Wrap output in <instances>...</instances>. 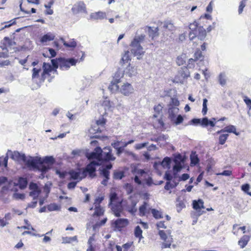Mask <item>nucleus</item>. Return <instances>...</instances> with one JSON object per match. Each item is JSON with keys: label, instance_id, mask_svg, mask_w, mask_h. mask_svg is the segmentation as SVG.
<instances>
[{"label": "nucleus", "instance_id": "obj_1", "mask_svg": "<svg viewBox=\"0 0 251 251\" xmlns=\"http://www.w3.org/2000/svg\"><path fill=\"white\" fill-rule=\"evenodd\" d=\"M13 159H21L25 162L28 167H31L41 172L42 174L46 173L50 169V166L54 163V159L52 156H46L43 158H37L36 159H28L24 154H20L18 151H14L11 156Z\"/></svg>", "mask_w": 251, "mask_h": 251}, {"label": "nucleus", "instance_id": "obj_2", "mask_svg": "<svg viewBox=\"0 0 251 251\" xmlns=\"http://www.w3.org/2000/svg\"><path fill=\"white\" fill-rule=\"evenodd\" d=\"M190 31L189 37L191 40L196 37L201 41L204 40L206 36V31L202 26H199V24L196 21L189 25Z\"/></svg>", "mask_w": 251, "mask_h": 251}, {"label": "nucleus", "instance_id": "obj_3", "mask_svg": "<svg viewBox=\"0 0 251 251\" xmlns=\"http://www.w3.org/2000/svg\"><path fill=\"white\" fill-rule=\"evenodd\" d=\"M145 38V35L141 34L135 36L130 43L131 47V51L134 55H141L143 54L144 51L141 46V43L144 41Z\"/></svg>", "mask_w": 251, "mask_h": 251}, {"label": "nucleus", "instance_id": "obj_4", "mask_svg": "<svg viewBox=\"0 0 251 251\" xmlns=\"http://www.w3.org/2000/svg\"><path fill=\"white\" fill-rule=\"evenodd\" d=\"M189 66H183L178 71L177 74L174 78V81L176 83L182 84L184 81L190 76V73L188 70Z\"/></svg>", "mask_w": 251, "mask_h": 251}, {"label": "nucleus", "instance_id": "obj_5", "mask_svg": "<svg viewBox=\"0 0 251 251\" xmlns=\"http://www.w3.org/2000/svg\"><path fill=\"white\" fill-rule=\"evenodd\" d=\"M98 165H99V164L98 162L92 161L85 168L81 169L82 171V177H86L87 174L91 177L95 176L96 166Z\"/></svg>", "mask_w": 251, "mask_h": 251}, {"label": "nucleus", "instance_id": "obj_6", "mask_svg": "<svg viewBox=\"0 0 251 251\" xmlns=\"http://www.w3.org/2000/svg\"><path fill=\"white\" fill-rule=\"evenodd\" d=\"M116 158L114 156L112 152V149L110 147H106L101 150V161H114Z\"/></svg>", "mask_w": 251, "mask_h": 251}, {"label": "nucleus", "instance_id": "obj_7", "mask_svg": "<svg viewBox=\"0 0 251 251\" xmlns=\"http://www.w3.org/2000/svg\"><path fill=\"white\" fill-rule=\"evenodd\" d=\"M76 61L73 58L66 59L60 58L58 59V63L60 68L62 70H68L71 66L75 65Z\"/></svg>", "mask_w": 251, "mask_h": 251}, {"label": "nucleus", "instance_id": "obj_8", "mask_svg": "<svg viewBox=\"0 0 251 251\" xmlns=\"http://www.w3.org/2000/svg\"><path fill=\"white\" fill-rule=\"evenodd\" d=\"M189 125L201 124L203 126H207L209 125L211 127L215 126V123L212 121H209L207 118L205 117L201 120L200 119L194 118L189 123Z\"/></svg>", "mask_w": 251, "mask_h": 251}, {"label": "nucleus", "instance_id": "obj_9", "mask_svg": "<svg viewBox=\"0 0 251 251\" xmlns=\"http://www.w3.org/2000/svg\"><path fill=\"white\" fill-rule=\"evenodd\" d=\"M20 8L23 12L27 14L35 13L36 12V9L32 7V5L25 1H21L20 4Z\"/></svg>", "mask_w": 251, "mask_h": 251}, {"label": "nucleus", "instance_id": "obj_10", "mask_svg": "<svg viewBox=\"0 0 251 251\" xmlns=\"http://www.w3.org/2000/svg\"><path fill=\"white\" fill-rule=\"evenodd\" d=\"M152 209L147 202L144 201L139 207L138 215L140 217L146 216L147 217L151 214Z\"/></svg>", "mask_w": 251, "mask_h": 251}, {"label": "nucleus", "instance_id": "obj_11", "mask_svg": "<svg viewBox=\"0 0 251 251\" xmlns=\"http://www.w3.org/2000/svg\"><path fill=\"white\" fill-rule=\"evenodd\" d=\"M194 59L190 58L188 60V66L189 68H194L195 67L194 62L200 60V61H202L204 60V56L202 54L201 51L200 50V49H197L194 54Z\"/></svg>", "mask_w": 251, "mask_h": 251}, {"label": "nucleus", "instance_id": "obj_12", "mask_svg": "<svg viewBox=\"0 0 251 251\" xmlns=\"http://www.w3.org/2000/svg\"><path fill=\"white\" fill-rule=\"evenodd\" d=\"M74 14H78L81 13H86V8L85 3L83 1H79L75 4L72 8Z\"/></svg>", "mask_w": 251, "mask_h": 251}, {"label": "nucleus", "instance_id": "obj_13", "mask_svg": "<svg viewBox=\"0 0 251 251\" xmlns=\"http://www.w3.org/2000/svg\"><path fill=\"white\" fill-rule=\"evenodd\" d=\"M158 234L161 239L164 241L162 244V248H170L173 242V239L172 238H168L167 234L164 230H160Z\"/></svg>", "mask_w": 251, "mask_h": 251}, {"label": "nucleus", "instance_id": "obj_14", "mask_svg": "<svg viewBox=\"0 0 251 251\" xmlns=\"http://www.w3.org/2000/svg\"><path fill=\"white\" fill-rule=\"evenodd\" d=\"M29 195L33 197V200H37L41 193V190L38 185L34 183H31L29 185Z\"/></svg>", "mask_w": 251, "mask_h": 251}, {"label": "nucleus", "instance_id": "obj_15", "mask_svg": "<svg viewBox=\"0 0 251 251\" xmlns=\"http://www.w3.org/2000/svg\"><path fill=\"white\" fill-rule=\"evenodd\" d=\"M129 224L128 220L127 219H118L115 220L113 224V226L121 230L122 228L126 227Z\"/></svg>", "mask_w": 251, "mask_h": 251}, {"label": "nucleus", "instance_id": "obj_16", "mask_svg": "<svg viewBox=\"0 0 251 251\" xmlns=\"http://www.w3.org/2000/svg\"><path fill=\"white\" fill-rule=\"evenodd\" d=\"M120 92L125 96H129L134 92V88L129 83H124L121 87Z\"/></svg>", "mask_w": 251, "mask_h": 251}, {"label": "nucleus", "instance_id": "obj_17", "mask_svg": "<svg viewBox=\"0 0 251 251\" xmlns=\"http://www.w3.org/2000/svg\"><path fill=\"white\" fill-rule=\"evenodd\" d=\"M81 169H78L77 171L75 170H71L68 172L69 175L70 176V179L76 180L79 181L82 180L85 177H82V172H81Z\"/></svg>", "mask_w": 251, "mask_h": 251}, {"label": "nucleus", "instance_id": "obj_18", "mask_svg": "<svg viewBox=\"0 0 251 251\" xmlns=\"http://www.w3.org/2000/svg\"><path fill=\"white\" fill-rule=\"evenodd\" d=\"M88 159H96L98 161L101 160V149L100 147H97L95 149V151L90 153L88 156Z\"/></svg>", "mask_w": 251, "mask_h": 251}, {"label": "nucleus", "instance_id": "obj_19", "mask_svg": "<svg viewBox=\"0 0 251 251\" xmlns=\"http://www.w3.org/2000/svg\"><path fill=\"white\" fill-rule=\"evenodd\" d=\"M146 28L148 29V35L151 40H154L159 36V33L158 27L153 28L151 26H147Z\"/></svg>", "mask_w": 251, "mask_h": 251}, {"label": "nucleus", "instance_id": "obj_20", "mask_svg": "<svg viewBox=\"0 0 251 251\" xmlns=\"http://www.w3.org/2000/svg\"><path fill=\"white\" fill-rule=\"evenodd\" d=\"M233 133L236 135H239V132H237L236 127L233 125H228L225 127L224 128L218 131L216 133L220 134L222 133Z\"/></svg>", "mask_w": 251, "mask_h": 251}, {"label": "nucleus", "instance_id": "obj_21", "mask_svg": "<svg viewBox=\"0 0 251 251\" xmlns=\"http://www.w3.org/2000/svg\"><path fill=\"white\" fill-rule=\"evenodd\" d=\"M111 210L116 217H120L123 211L121 202H118L117 203L112 204L111 206Z\"/></svg>", "mask_w": 251, "mask_h": 251}, {"label": "nucleus", "instance_id": "obj_22", "mask_svg": "<svg viewBox=\"0 0 251 251\" xmlns=\"http://www.w3.org/2000/svg\"><path fill=\"white\" fill-rule=\"evenodd\" d=\"M43 71L41 75L42 79L44 80L47 75H50V73L51 72L52 68L51 66L49 63H44L43 65Z\"/></svg>", "mask_w": 251, "mask_h": 251}, {"label": "nucleus", "instance_id": "obj_23", "mask_svg": "<svg viewBox=\"0 0 251 251\" xmlns=\"http://www.w3.org/2000/svg\"><path fill=\"white\" fill-rule=\"evenodd\" d=\"M251 236L250 235H244L238 242V244L241 249L244 248L248 244L251 239Z\"/></svg>", "mask_w": 251, "mask_h": 251}, {"label": "nucleus", "instance_id": "obj_24", "mask_svg": "<svg viewBox=\"0 0 251 251\" xmlns=\"http://www.w3.org/2000/svg\"><path fill=\"white\" fill-rule=\"evenodd\" d=\"M106 14L104 12L98 11L92 13L90 18L92 20H99L106 18Z\"/></svg>", "mask_w": 251, "mask_h": 251}, {"label": "nucleus", "instance_id": "obj_25", "mask_svg": "<svg viewBox=\"0 0 251 251\" xmlns=\"http://www.w3.org/2000/svg\"><path fill=\"white\" fill-rule=\"evenodd\" d=\"M192 205L193 209L197 211L204 208V202L201 199H199L198 201L194 200Z\"/></svg>", "mask_w": 251, "mask_h": 251}, {"label": "nucleus", "instance_id": "obj_26", "mask_svg": "<svg viewBox=\"0 0 251 251\" xmlns=\"http://www.w3.org/2000/svg\"><path fill=\"white\" fill-rule=\"evenodd\" d=\"M95 211L93 214V217H100L103 216L104 213L103 207L101 206H94Z\"/></svg>", "mask_w": 251, "mask_h": 251}, {"label": "nucleus", "instance_id": "obj_27", "mask_svg": "<svg viewBox=\"0 0 251 251\" xmlns=\"http://www.w3.org/2000/svg\"><path fill=\"white\" fill-rule=\"evenodd\" d=\"M133 245V242H127L126 244H124L123 245L122 247H121L120 246L116 245L115 246V248L117 250V251H122V248L124 249V251H127L130 248V247ZM110 251H114L113 249H111V250Z\"/></svg>", "mask_w": 251, "mask_h": 251}, {"label": "nucleus", "instance_id": "obj_28", "mask_svg": "<svg viewBox=\"0 0 251 251\" xmlns=\"http://www.w3.org/2000/svg\"><path fill=\"white\" fill-rule=\"evenodd\" d=\"M55 36L51 33H49L43 35L40 39V42L42 44L46 43L48 42L54 40Z\"/></svg>", "mask_w": 251, "mask_h": 251}, {"label": "nucleus", "instance_id": "obj_29", "mask_svg": "<svg viewBox=\"0 0 251 251\" xmlns=\"http://www.w3.org/2000/svg\"><path fill=\"white\" fill-rule=\"evenodd\" d=\"M178 110L179 109L178 108L174 107L173 106L169 108V117L172 121H173V119L176 118V114L178 112Z\"/></svg>", "mask_w": 251, "mask_h": 251}, {"label": "nucleus", "instance_id": "obj_30", "mask_svg": "<svg viewBox=\"0 0 251 251\" xmlns=\"http://www.w3.org/2000/svg\"><path fill=\"white\" fill-rule=\"evenodd\" d=\"M1 43L2 44L1 47L2 49L4 50L6 49L8 47H12L14 43L9 37H5L4 38Z\"/></svg>", "mask_w": 251, "mask_h": 251}, {"label": "nucleus", "instance_id": "obj_31", "mask_svg": "<svg viewBox=\"0 0 251 251\" xmlns=\"http://www.w3.org/2000/svg\"><path fill=\"white\" fill-rule=\"evenodd\" d=\"M126 73L129 76L135 75L137 74V68L135 66H132L129 64L126 68Z\"/></svg>", "mask_w": 251, "mask_h": 251}, {"label": "nucleus", "instance_id": "obj_32", "mask_svg": "<svg viewBox=\"0 0 251 251\" xmlns=\"http://www.w3.org/2000/svg\"><path fill=\"white\" fill-rule=\"evenodd\" d=\"M27 185V180L26 178H24L23 177H20L19 178L17 185L21 189H24L25 188Z\"/></svg>", "mask_w": 251, "mask_h": 251}, {"label": "nucleus", "instance_id": "obj_33", "mask_svg": "<svg viewBox=\"0 0 251 251\" xmlns=\"http://www.w3.org/2000/svg\"><path fill=\"white\" fill-rule=\"evenodd\" d=\"M130 60H131V58H130V56L129 54V51H126L125 52V53L123 55V56L121 59V61H120V63L123 66L124 64H126L128 63V62L129 61H130Z\"/></svg>", "mask_w": 251, "mask_h": 251}, {"label": "nucleus", "instance_id": "obj_34", "mask_svg": "<svg viewBox=\"0 0 251 251\" xmlns=\"http://www.w3.org/2000/svg\"><path fill=\"white\" fill-rule=\"evenodd\" d=\"M137 202L132 201L130 205L127 206V211L132 215H135L137 212V208L136 205Z\"/></svg>", "mask_w": 251, "mask_h": 251}, {"label": "nucleus", "instance_id": "obj_35", "mask_svg": "<svg viewBox=\"0 0 251 251\" xmlns=\"http://www.w3.org/2000/svg\"><path fill=\"white\" fill-rule=\"evenodd\" d=\"M142 233L141 227L139 226H136L134 229V235L136 238H139V241L143 238Z\"/></svg>", "mask_w": 251, "mask_h": 251}, {"label": "nucleus", "instance_id": "obj_36", "mask_svg": "<svg viewBox=\"0 0 251 251\" xmlns=\"http://www.w3.org/2000/svg\"><path fill=\"white\" fill-rule=\"evenodd\" d=\"M186 54H182L179 56H178L176 58V63L177 65L181 66L183 65L185 63Z\"/></svg>", "mask_w": 251, "mask_h": 251}, {"label": "nucleus", "instance_id": "obj_37", "mask_svg": "<svg viewBox=\"0 0 251 251\" xmlns=\"http://www.w3.org/2000/svg\"><path fill=\"white\" fill-rule=\"evenodd\" d=\"M120 78L116 79L114 81H112L108 87L109 89H110L111 91L114 89L118 90L119 89V86L118 85V84L120 82Z\"/></svg>", "mask_w": 251, "mask_h": 251}, {"label": "nucleus", "instance_id": "obj_38", "mask_svg": "<svg viewBox=\"0 0 251 251\" xmlns=\"http://www.w3.org/2000/svg\"><path fill=\"white\" fill-rule=\"evenodd\" d=\"M163 27L165 30H168L170 31H173L175 28L174 24L172 23L170 21L165 22L163 23Z\"/></svg>", "mask_w": 251, "mask_h": 251}, {"label": "nucleus", "instance_id": "obj_39", "mask_svg": "<svg viewBox=\"0 0 251 251\" xmlns=\"http://www.w3.org/2000/svg\"><path fill=\"white\" fill-rule=\"evenodd\" d=\"M151 213L152 214L153 217L156 219H159L163 218L162 213L160 211L155 208L152 209Z\"/></svg>", "mask_w": 251, "mask_h": 251}, {"label": "nucleus", "instance_id": "obj_40", "mask_svg": "<svg viewBox=\"0 0 251 251\" xmlns=\"http://www.w3.org/2000/svg\"><path fill=\"white\" fill-rule=\"evenodd\" d=\"M163 109V106L161 104H158L157 105L154 106V110L155 114L153 115L154 117H157L159 115L161 114Z\"/></svg>", "mask_w": 251, "mask_h": 251}, {"label": "nucleus", "instance_id": "obj_41", "mask_svg": "<svg viewBox=\"0 0 251 251\" xmlns=\"http://www.w3.org/2000/svg\"><path fill=\"white\" fill-rule=\"evenodd\" d=\"M222 133L223 134H221L219 137V144L220 145H224L229 136L228 133Z\"/></svg>", "mask_w": 251, "mask_h": 251}, {"label": "nucleus", "instance_id": "obj_42", "mask_svg": "<svg viewBox=\"0 0 251 251\" xmlns=\"http://www.w3.org/2000/svg\"><path fill=\"white\" fill-rule=\"evenodd\" d=\"M61 40L63 42V45L66 47L75 48L76 46V43L74 39H72L69 43L65 42L63 38Z\"/></svg>", "mask_w": 251, "mask_h": 251}, {"label": "nucleus", "instance_id": "obj_43", "mask_svg": "<svg viewBox=\"0 0 251 251\" xmlns=\"http://www.w3.org/2000/svg\"><path fill=\"white\" fill-rule=\"evenodd\" d=\"M190 159H191V165L195 166L197 164H198L200 161V160L198 157V155L195 154L191 155Z\"/></svg>", "mask_w": 251, "mask_h": 251}, {"label": "nucleus", "instance_id": "obj_44", "mask_svg": "<svg viewBox=\"0 0 251 251\" xmlns=\"http://www.w3.org/2000/svg\"><path fill=\"white\" fill-rule=\"evenodd\" d=\"M16 24V19H12L9 21L4 22L2 24V25H4V26L1 28V29H3L9 27L10 26L15 25Z\"/></svg>", "mask_w": 251, "mask_h": 251}, {"label": "nucleus", "instance_id": "obj_45", "mask_svg": "<svg viewBox=\"0 0 251 251\" xmlns=\"http://www.w3.org/2000/svg\"><path fill=\"white\" fill-rule=\"evenodd\" d=\"M124 176V173L122 171H116L113 174V178L116 179H121Z\"/></svg>", "mask_w": 251, "mask_h": 251}, {"label": "nucleus", "instance_id": "obj_46", "mask_svg": "<svg viewBox=\"0 0 251 251\" xmlns=\"http://www.w3.org/2000/svg\"><path fill=\"white\" fill-rule=\"evenodd\" d=\"M175 164L173 167L174 174H176L179 172L182 169L181 162H175Z\"/></svg>", "mask_w": 251, "mask_h": 251}, {"label": "nucleus", "instance_id": "obj_47", "mask_svg": "<svg viewBox=\"0 0 251 251\" xmlns=\"http://www.w3.org/2000/svg\"><path fill=\"white\" fill-rule=\"evenodd\" d=\"M207 100L206 99H204L203 100V103H202V109L201 111V113L203 116L205 115L207 112Z\"/></svg>", "mask_w": 251, "mask_h": 251}, {"label": "nucleus", "instance_id": "obj_48", "mask_svg": "<svg viewBox=\"0 0 251 251\" xmlns=\"http://www.w3.org/2000/svg\"><path fill=\"white\" fill-rule=\"evenodd\" d=\"M118 200V197L116 193L111 194L110 197V204L111 205L115 204V202H116Z\"/></svg>", "mask_w": 251, "mask_h": 251}, {"label": "nucleus", "instance_id": "obj_49", "mask_svg": "<svg viewBox=\"0 0 251 251\" xmlns=\"http://www.w3.org/2000/svg\"><path fill=\"white\" fill-rule=\"evenodd\" d=\"M250 185L249 184H245L242 185L241 189L248 195L251 196V192H249Z\"/></svg>", "mask_w": 251, "mask_h": 251}, {"label": "nucleus", "instance_id": "obj_50", "mask_svg": "<svg viewBox=\"0 0 251 251\" xmlns=\"http://www.w3.org/2000/svg\"><path fill=\"white\" fill-rule=\"evenodd\" d=\"M244 101L247 105L249 109H251V100L249 99L247 96L243 97Z\"/></svg>", "mask_w": 251, "mask_h": 251}, {"label": "nucleus", "instance_id": "obj_51", "mask_svg": "<svg viewBox=\"0 0 251 251\" xmlns=\"http://www.w3.org/2000/svg\"><path fill=\"white\" fill-rule=\"evenodd\" d=\"M41 71V69H38L36 68H34L32 69V77L33 78H38L39 76V73Z\"/></svg>", "mask_w": 251, "mask_h": 251}, {"label": "nucleus", "instance_id": "obj_52", "mask_svg": "<svg viewBox=\"0 0 251 251\" xmlns=\"http://www.w3.org/2000/svg\"><path fill=\"white\" fill-rule=\"evenodd\" d=\"M171 163V159L170 157H165L162 162V165L163 166H169L170 165V164Z\"/></svg>", "mask_w": 251, "mask_h": 251}, {"label": "nucleus", "instance_id": "obj_53", "mask_svg": "<svg viewBox=\"0 0 251 251\" xmlns=\"http://www.w3.org/2000/svg\"><path fill=\"white\" fill-rule=\"evenodd\" d=\"M246 1V0H242L240 2V5L239 6V8H238V12H239V14H240L242 13V12L243 11V9L245 7Z\"/></svg>", "mask_w": 251, "mask_h": 251}, {"label": "nucleus", "instance_id": "obj_54", "mask_svg": "<svg viewBox=\"0 0 251 251\" xmlns=\"http://www.w3.org/2000/svg\"><path fill=\"white\" fill-rule=\"evenodd\" d=\"M104 200L103 197H98L97 198L94 202V206H100V203Z\"/></svg>", "mask_w": 251, "mask_h": 251}, {"label": "nucleus", "instance_id": "obj_55", "mask_svg": "<svg viewBox=\"0 0 251 251\" xmlns=\"http://www.w3.org/2000/svg\"><path fill=\"white\" fill-rule=\"evenodd\" d=\"M183 121V117L181 115H178V116L177 117V118L175 120H173V122L176 125H179L181 123H182Z\"/></svg>", "mask_w": 251, "mask_h": 251}, {"label": "nucleus", "instance_id": "obj_56", "mask_svg": "<svg viewBox=\"0 0 251 251\" xmlns=\"http://www.w3.org/2000/svg\"><path fill=\"white\" fill-rule=\"evenodd\" d=\"M232 172L231 170H225L222 173H217V176H230L232 175Z\"/></svg>", "mask_w": 251, "mask_h": 251}, {"label": "nucleus", "instance_id": "obj_57", "mask_svg": "<svg viewBox=\"0 0 251 251\" xmlns=\"http://www.w3.org/2000/svg\"><path fill=\"white\" fill-rule=\"evenodd\" d=\"M133 172L138 175L139 176H142L144 174H146V172L143 169H135Z\"/></svg>", "mask_w": 251, "mask_h": 251}, {"label": "nucleus", "instance_id": "obj_58", "mask_svg": "<svg viewBox=\"0 0 251 251\" xmlns=\"http://www.w3.org/2000/svg\"><path fill=\"white\" fill-rule=\"evenodd\" d=\"M238 225L237 224H235L233 226V229L236 230L237 229V231H238V230L241 229L243 233H245L246 232V226H243L240 227H238Z\"/></svg>", "mask_w": 251, "mask_h": 251}, {"label": "nucleus", "instance_id": "obj_59", "mask_svg": "<svg viewBox=\"0 0 251 251\" xmlns=\"http://www.w3.org/2000/svg\"><path fill=\"white\" fill-rule=\"evenodd\" d=\"M176 206L177 211L179 212L185 207V205L182 201H180L177 204H176Z\"/></svg>", "mask_w": 251, "mask_h": 251}, {"label": "nucleus", "instance_id": "obj_60", "mask_svg": "<svg viewBox=\"0 0 251 251\" xmlns=\"http://www.w3.org/2000/svg\"><path fill=\"white\" fill-rule=\"evenodd\" d=\"M101 174L102 175L104 178L109 179L110 172L108 170H107V169H102V170H101Z\"/></svg>", "mask_w": 251, "mask_h": 251}, {"label": "nucleus", "instance_id": "obj_61", "mask_svg": "<svg viewBox=\"0 0 251 251\" xmlns=\"http://www.w3.org/2000/svg\"><path fill=\"white\" fill-rule=\"evenodd\" d=\"M105 123L106 120L103 118L96 121V124L98 126H103L105 124Z\"/></svg>", "mask_w": 251, "mask_h": 251}, {"label": "nucleus", "instance_id": "obj_62", "mask_svg": "<svg viewBox=\"0 0 251 251\" xmlns=\"http://www.w3.org/2000/svg\"><path fill=\"white\" fill-rule=\"evenodd\" d=\"M156 226L158 228H166L167 226L165 225L164 221H160L156 224Z\"/></svg>", "mask_w": 251, "mask_h": 251}, {"label": "nucleus", "instance_id": "obj_63", "mask_svg": "<svg viewBox=\"0 0 251 251\" xmlns=\"http://www.w3.org/2000/svg\"><path fill=\"white\" fill-rule=\"evenodd\" d=\"M93 240V239L92 237H90L88 240V244L89 245V248L87 250V251H94V248L92 245V240Z\"/></svg>", "mask_w": 251, "mask_h": 251}, {"label": "nucleus", "instance_id": "obj_64", "mask_svg": "<svg viewBox=\"0 0 251 251\" xmlns=\"http://www.w3.org/2000/svg\"><path fill=\"white\" fill-rule=\"evenodd\" d=\"M171 104L174 106H178L179 104V102L177 99L176 98H172Z\"/></svg>", "mask_w": 251, "mask_h": 251}]
</instances>
